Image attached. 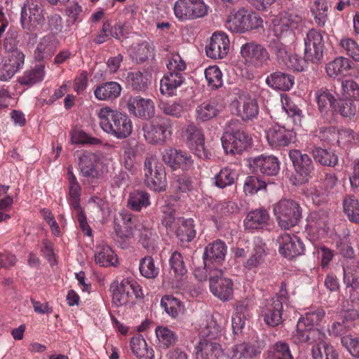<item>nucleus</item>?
<instances>
[{
  "label": "nucleus",
  "instance_id": "obj_4",
  "mask_svg": "<svg viewBox=\"0 0 359 359\" xmlns=\"http://www.w3.org/2000/svg\"><path fill=\"white\" fill-rule=\"evenodd\" d=\"M112 303L117 307L134 304L135 299H141L143 293L140 286L134 280L123 279L120 283H113Z\"/></svg>",
  "mask_w": 359,
  "mask_h": 359
},
{
  "label": "nucleus",
  "instance_id": "obj_43",
  "mask_svg": "<svg viewBox=\"0 0 359 359\" xmlns=\"http://www.w3.org/2000/svg\"><path fill=\"white\" fill-rule=\"evenodd\" d=\"M267 356L269 359H293L289 344L285 341H278L271 344Z\"/></svg>",
  "mask_w": 359,
  "mask_h": 359
},
{
  "label": "nucleus",
  "instance_id": "obj_37",
  "mask_svg": "<svg viewBox=\"0 0 359 359\" xmlns=\"http://www.w3.org/2000/svg\"><path fill=\"white\" fill-rule=\"evenodd\" d=\"M132 55L136 62L142 63L154 57V46L149 41H142L132 48Z\"/></svg>",
  "mask_w": 359,
  "mask_h": 359
},
{
  "label": "nucleus",
  "instance_id": "obj_57",
  "mask_svg": "<svg viewBox=\"0 0 359 359\" xmlns=\"http://www.w3.org/2000/svg\"><path fill=\"white\" fill-rule=\"evenodd\" d=\"M266 184L256 176H249L244 183V191L246 194H254L261 189H266Z\"/></svg>",
  "mask_w": 359,
  "mask_h": 359
},
{
  "label": "nucleus",
  "instance_id": "obj_42",
  "mask_svg": "<svg viewBox=\"0 0 359 359\" xmlns=\"http://www.w3.org/2000/svg\"><path fill=\"white\" fill-rule=\"evenodd\" d=\"M351 61L344 57H339L330 62L326 67V72L331 77L345 74L351 67Z\"/></svg>",
  "mask_w": 359,
  "mask_h": 359
},
{
  "label": "nucleus",
  "instance_id": "obj_21",
  "mask_svg": "<svg viewBox=\"0 0 359 359\" xmlns=\"http://www.w3.org/2000/svg\"><path fill=\"white\" fill-rule=\"evenodd\" d=\"M25 55L21 50L9 53L8 59L0 67V80L7 81L12 78L23 66Z\"/></svg>",
  "mask_w": 359,
  "mask_h": 359
},
{
  "label": "nucleus",
  "instance_id": "obj_9",
  "mask_svg": "<svg viewBox=\"0 0 359 359\" xmlns=\"http://www.w3.org/2000/svg\"><path fill=\"white\" fill-rule=\"evenodd\" d=\"M229 28L235 32H245L262 25V20L256 13L240 8L229 20Z\"/></svg>",
  "mask_w": 359,
  "mask_h": 359
},
{
  "label": "nucleus",
  "instance_id": "obj_7",
  "mask_svg": "<svg viewBox=\"0 0 359 359\" xmlns=\"http://www.w3.org/2000/svg\"><path fill=\"white\" fill-rule=\"evenodd\" d=\"M144 176V183L147 187L156 191L165 190V172L163 165H158L156 157L150 156L146 158Z\"/></svg>",
  "mask_w": 359,
  "mask_h": 359
},
{
  "label": "nucleus",
  "instance_id": "obj_45",
  "mask_svg": "<svg viewBox=\"0 0 359 359\" xmlns=\"http://www.w3.org/2000/svg\"><path fill=\"white\" fill-rule=\"evenodd\" d=\"M95 261L101 266L107 267L117 262V257L108 246H99L95 252Z\"/></svg>",
  "mask_w": 359,
  "mask_h": 359
},
{
  "label": "nucleus",
  "instance_id": "obj_3",
  "mask_svg": "<svg viewBox=\"0 0 359 359\" xmlns=\"http://www.w3.org/2000/svg\"><path fill=\"white\" fill-rule=\"evenodd\" d=\"M273 213L279 226L286 230L298 224L302 217V208L293 200L283 199L274 204Z\"/></svg>",
  "mask_w": 359,
  "mask_h": 359
},
{
  "label": "nucleus",
  "instance_id": "obj_46",
  "mask_svg": "<svg viewBox=\"0 0 359 359\" xmlns=\"http://www.w3.org/2000/svg\"><path fill=\"white\" fill-rule=\"evenodd\" d=\"M338 100L349 99L351 97L359 99V86L358 84L353 80H344L341 83L340 90L334 91Z\"/></svg>",
  "mask_w": 359,
  "mask_h": 359
},
{
  "label": "nucleus",
  "instance_id": "obj_41",
  "mask_svg": "<svg viewBox=\"0 0 359 359\" xmlns=\"http://www.w3.org/2000/svg\"><path fill=\"white\" fill-rule=\"evenodd\" d=\"M312 156L316 162L323 166L334 167L338 163V156L334 152L321 147H315Z\"/></svg>",
  "mask_w": 359,
  "mask_h": 359
},
{
  "label": "nucleus",
  "instance_id": "obj_51",
  "mask_svg": "<svg viewBox=\"0 0 359 359\" xmlns=\"http://www.w3.org/2000/svg\"><path fill=\"white\" fill-rule=\"evenodd\" d=\"M158 239L155 229L149 225H143L140 230V242L143 247L148 250H154L156 248V243Z\"/></svg>",
  "mask_w": 359,
  "mask_h": 359
},
{
  "label": "nucleus",
  "instance_id": "obj_49",
  "mask_svg": "<svg viewBox=\"0 0 359 359\" xmlns=\"http://www.w3.org/2000/svg\"><path fill=\"white\" fill-rule=\"evenodd\" d=\"M344 211L348 219L359 224V202L353 196H346L343 202Z\"/></svg>",
  "mask_w": 359,
  "mask_h": 359
},
{
  "label": "nucleus",
  "instance_id": "obj_48",
  "mask_svg": "<svg viewBox=\"0 0 359 359\" xmlns=\"http://www.w3.org/2000/svg\"><path fill=\"white\" fill-rule=\"evenodd\" d=\"M150 204L149 195L143 191L132 192L128 200V207L135 211H140Z\"/></svg>",
  "mask_w": 359,
  "mask_h": 359
},
{
  "label": "nucleus",
  "instance_id": "obj_60",
  "mask_svg": "<svg viewBox=\"0 0 359 359\" xmlns=\"http://www.w3.org/2000/svg\"><path fill=\"white\" fill-rule=\"evenodd\" d=\"M284 18L280 14L273 20V31L277 37H283L285 34H292L291 25L285 22Z\"/></svg>",
  "mask_w": 359,
  "mask_h": 359
},
{
  "label": "nucleus",
  "instance_id": "obj_64",
  "mask_svg": "<svg viewBox=\"0 0 359 359\" xmlns=\"http://www.w3.org/2000/svg\"><path fill=\"white\" fill-rule=\"evenodd\" d=\"M341 342L352 356L359 359V337L353 338L346 335L341 338Z\"/></svg>",
  "mask_w": 359,
  "mask_h": 359
},
{
  "label": "nucleus",
  "instance_id": "obj_16",
  "mask_svg": "<svg viewBox=\"0 0 359 359\" xmlns=\"http://www.w3.org/2000/svg\"><path fill=\"white\" fill-rule=\"evenodd\" d=\"M229 39L223 32H215L205 47L206 55L212 59H222L226 56L229 50Z\"/></svg>",
  "mask_w": 359,
  "mask_h": 359
},
{
  "label": "nucleus",
  "instance_id": "obj_61",
  "mask_svg": "<svg viewBox=\"0 0 359 359\" xmlns=\"http://www.w3.org/2000/svg\"><path fill=\"white\" fill-rule=\"evenodd\" d=\"M202 333L203 335V339L218 340L221 336L222 329L214 319H210L208 321L207 325L202 331Z\"/></svg>",
  "mask_w": 359,
  "mask_h": 359
},
{
  "label": "nucleus",
  "instance_id": "obj_2",
  "mask_svg": "<svg viewBox=\"0 0 359 359\" xmlns=\"http://www.w3.org/2000/svg\"><path fill=\"white\" fill-rule=\"evenodd\" d=\"M239 125L238 120H231L221 138L223 149L227 154H241L250 144L251 138L246 132L238 127Z\"/></svg>",
  "mask_w": 359,
  "mask_h": 359
},
{
  "label": "nucleus",
  "instance_id": "obj_33",
  "mask_svg": "<svg viewBox=\"0 0 359 359\" xmlns=\"http://www.w3.org/2000/svg\"><path fill=\"white\" fill-rule=\"evenodd\" d=\"M175 234L182 243L191 241L196 235L193 219L178 218Z\"/></svg>",
  "mask_w": 359,
  "mask_h": 359
},
{
  "label": "nucleus",
  "instance_id": "obj_18",
  "mask_svg": "<svg viewBox=\"0 0 359 359\" xmlns=\"http://www.w3.org/2000/svg\"><path fill=\"white\" fill-rule=\"evenodd\" d=\"M269 144L274 148L287 147L294 141V133L279 125H274L266 130Z\"/></svg>",
  "mask_w": 359,
  "mask_h": 359
},
{
  "label": "nucleus",
  "instance_id": "obj_62",
  "mask_svg": "<svg viewBox=\"0 0 359 359\" xmlns=\"http://www.w3.org/2000/svg\"><path fill=\"white\" fill-rule=\"evenodd\" d=\"M158 107L163 114L177 118L183 111V107L177 102L161 101Z\"/></svg>",
  "mask_w": 359,
  "mask_h": 359
},
{
  "label": "nucleus",
  "instance_id": "obj_39",
  "mask_svg": "<svg viewBox=\"0 0 359 359\" xmlns=\"http://www.w3.org/2000/svg\"><path fill=\"white\" fill-rule=\"evenodd\" d=\"M160 346L168 348L175 346L178 341V335L175 332L166 326H158L155 330Z\"/></svg>",
  "mask_w": 359,
  "mask_h": 359
},
{
  "label": "nucleus",
  "instance_id": "obj_26",
  "mask_svg": "<svg viewBox=\"0 0 359 359\" xmlns=\"http://www.w3.org/2000/svg\"><path fill=\"white\" fill-rule=\"evenodd\" d=\"M121 90L118 82L108 81L96 86L94 95L98 100L112 102L120 96Z\"/></svg>",
  "mask_w": 359,
  "mask_h": 359
},
{
  "label": "nucleus",
  "instance_id": "obj_19",
  "mask_svg": "<svg viewBox=\"0 0 359 359\" xmlns=\"http://www.w3.org/2000/svg\"><path fill=\"white\" fill-rule=\"evenodd\" d=\"M226 245L221 240H217L209 244L205 249L204 264L210 271L214 269V264L219 265L224 260Z\"/></svg>",
  "mask_w": 359,
  "mask_h": 359
},
{
  "label": "nucleus",
  "instance_id": "obj_40",
  "mask_svg": "<svg viewBox=\"0 0 359 359\" xmlns=\"http://www.w3.org/2000/svg\"><path fill=\"white\" fill-rule=\"evenodd\" d=\"M130 346L133 354L140 359H154V351L147 348L146 341L142 336L133 337L130 341Z\"/></svg>",
  "mask_w": 359,
  "mask_h": 359
},
{
  "label": "nucleus",
  "instance_id": "obj_29",
  "mask_svg": "<svg viewBox=\"0 0 359 359\" xmlns=\"http://www.w3.org/2000/svg\"><path fill=\"white\" fill-rule=\"evenodd\" d=\"M269 215L265 209L259 208L250 211L244 220L245 229L254 230L261 229L267 226Z\"/></svg>",
  "mask_w": 359,
  "mask_h": 359
},
{
  "label": "nucleus",
  "instance_id": "obj_36",
  "mask_svg": "<svg viewBox=\"0 0 359 359\" xmlns=\"http://www.w3.org/2000/svg\"><path fill=\"white\" fill-rule=\"evenodd\" d=\"M45 74V65L43 64L37 65L26 70L23 75L19 78V83L21 85L31 86L42 81Z\"/></svg>",
  "mask_w": 359,
  "mask_h": 359
},
{
  "label": "nucleus",
  "instance_id": "obj_12",
  "mask_svg": "<svg viewBox=\"0 0 359 359\" xmlns=\"http://www.w3.org/2000/svg\"><path fill=\"white\" fill-rule=\"evenodd\" d=\"M99 156L92 152L85 151L79 157V168L83 177L88 182H93L102 177L107 170L97 168Z\"/></svg>",
  "mask_w": 359,
  "mask_h": 359
},
{
  "label": "nucleus",
  "instance_id": "obj_54",
  "mask_svg": "<svg viewBox=\"0 0 359 359\" xmlns=\"http://www.w3.org/2000/svg\"><path fill=\"white\" fill-rule=\"evenodd\" d=\"M205 76L208 86L212 88L217 89L222 85V74L220 69L216 66H211L205 70Z\"/></svg>",
  "mask_w": 359,
  "mask_h": 359
},
{
  "label": "nucleus",
  "instance_id": "obj_58",
  "mask_svg": "<svg viewBox=\"0 0 359 359\" xmlns=\"http://www.w3.org/2000/svg\"><path fill=\"white\" fill-rule=\"evenodd\" d=\"M162 224L167 230L173 231L175 223H177V219L175 216V210L170 205H165L162 208Z\"/></svg>",
  "mask_w": 359,
  "mask_h": 359
},
{
  "label": "nucleus",
  "instance_id": "obj_56",
  "mask_svg": "<svg viewBox=\"0 0 359 359\" xmlns=\"http://www.w3.org/2000/svg\"><path fill=\"white\" fill-rule=\"evenodd\" d=\"M265 255L264 245L262 244H256L253 248L251 257L245 263V266L248 269L257 266L263 262Z\"/></svg>",
  "mask_w": 359,
  "mask_h": 359
},
{
  "label": "nucleus",
  "instance_id": "obj_50",
  "mask_svg": "<svg viewBox=\"0 0 359 359\" xmlns=\"http://www.w3.org/2000/svg\"><path fill=\"white\" fill-rule=\"evenodd\" d=\"M313 359H338V353L334 347L327 343H321L312 348Z\"/></svg>",
  "mask_w": 359,
  "mask_h": 359
},
{
  "label": "nucleus",
  "instance_id": "obj_15",
  "mask_svg": "<svg viewBox=\"0 0 359 359\" xmlns=\"http://www.w3.org/2000/svg\"><path fill=\"white\" fill-rule=\"evenodd\" d=\"M250 169L268 176H275L280 170V162L274 156L260 155L249 159Z\"/></svg>",
  "mask_w": 359,
  "mask_h": 359
},
{
  "label": "nucleus",
  "instance_id": "obj_8",
  "mask_svg": "<svg viewBox=\"0 0 359 359\" xmlns=\"http://www.w3.org/2000/svg\"><path fill=\"white\" fill-rule=\"evenodd\" d=\"M146 141L151 144H162L170 137V124L163 118H158L142 126Z\"/></svg>",
  "mask_w": 359,
  "mask_h": 359
},
{
  "label": "nucleus",
  "instance_id": "obj_11",
  "mask_svg": "<svg viewBox=\"0 0 359 359\" xmlns=\"http://www.w3.org/2000/svg\"><path fill=\"white\" fill-rule=\"evenodd\" d=\"M174 11L180 20H194L207 15L208 6L203 0H177Z\"/></svg>",
  "mask_w": 359,
  "mask_h": 359
},
{
  "label": "nucleus",
  "instance_id": "obj_5",
  "mask_svg": "<svg viewBox=\"0 0 359 359\" xmlns=\"http://www.w3.org/2000/svg\"><path fill=\"white\" fill-rule=\"evenodd\" d=\"M240 53L245 64L256 69L267 66L271 60L268 50L263 45L254 41L243 44Z\"/></svg>",
  "mask_w": 359,
  "mask_h": 359
},
{
  "label": "nucleus",
  "instance_id": "obj_28",
  "mask_svg": "<svg viewBox=\"0 0 359 359\" xmlns=\"http://www.w3.org/2000/svg\"><path fill=\"white\" fill-rule=\"evenodd\" d=\"M315 100L319 111L323 116H326L337 110L335 106L336 98L326 88L317 90L315 93Z\"/></svg>",
  "mask_w": 359,
  "mask_h": 359
},
{
  "label": "nucleus",
  "instance_id": "obj_35",
  "mask_svg": "<svg viewBox=\"0 0 359 359\" xmlns=\"http://www.w3.org/2000/svg\"><path fill=\"white\" fill-rule=\"evenodd\" d=\"M56 50L55 40L50 36L43 37L34 50V59L39 62L50 59Z\"/></svg>",
  "mask_w": 359,
  "mask_h": 359
},
{
  "label": "nucleus",
  "instance_id": "obj_31",
  "mask_svg": "<svg viewBox=\"0 0 359 359\" xmlns=\"http://www.w3.org/2000/svg\"><path fill=\"white\" fill-rule=\"evenodd\" d=\"M184 81V77L182 73L168 72L161 80V93L163 95L172 96L175 95L177 88H179Z\"/></svg>",
  "mask_w": 359,
  "mask_h": 359
},
{
  "label": "nucleus",
  "instance_id": "obj_17",
  "mask_svg": "<svg viewBox=\"0 0 359 359\" xmlns=\"http://www.w3.org/2000/svg\"><path fill=\"white\" fill-rule=\"evenodd\" d=\"M278 243L280 253L288 259L304 253V244L297 236H291L289 233H284L278 237Z\"/></svg>",
  "mask_w": 359,
  "mask_h": 359
},
{
  "label": "nucleus",
  "instance_id": "obj_6",
  "mask_svg": "<svg viewBox=\"0 0 359 359\" xmlns=\"http://www.w3.org/2000/svg\"><path fill=\"white\" fill-rule=\"evenodd\" d=\"M41 0H27L21 11V24L24 29L35 31L44 22Z\"/></svg>",
  "mask_w": 359,
  "mask_h": 359
},
{
  "label": "nucleus",
  "instance_id": "obj_14",
  "mask_svg": "<svg viewBox=\"0 0 359 359\" xmlns=\"http://www.w3.org/2000/svg\"><path fill=\"white\" fill-rule=\"evenodd\" d=\"M128 112L142 119H149L155 114V106L152 100L140 95L130 96L126 103Z\"/></svg>",
  "mask_w": 359,
  "mask_h": 359
},
{
  "label": "nucleus",
  "instance_id": "obj_34",
  "mask_svg": "<svg viewBox=\"0 0 359 359\" xmlns=\"http://www.w3.org/2000/svg\"><path fill=\"white\" fill-rule=\"evenodd\" d=\"M323 333L318 329L312 327H306V329H297L293 335V339L295 343L312 344L323 340Z\"/></svg>",
  "mask_w": 359,
  "mask_h": 359
},
{
  "label": "nucleus",
  "instance_id": "obj_22",
  "mask_svg": "<svg viewBox=\"0 0 359 359\" xmlns=\"http://www.w3.org/2000/svg\"><path fill=\"white\" fill-rule=\"evenodd\" d=\"M195 348L197 359H219L223 355L219 340L201 339Z\"/></svg>",
  "mask_w": 359,
  "mask_h": 359
},
{
  "label": "nucleus",
  "instance_id": "obj_25",
  "mask_svg": "<svg viewBox=\"0 0 359 359\" xmlns=\"http://www.w3.org/2000/svg\"><path fill=\"white\" fill-rule=\"evenodd\" d=\"M327 0H311L310 12L314 24L323 28L329 22V8Z\"/></svg>",
  "mask_w": 359,
  "mask_h": 359
},
{
  "label": "nucleus",
  "instance_id": "obj_44",
  "mask_svg": "<svg viewBox=\"0 0 359 359\" xmlns=\"http://www.w3.org/2000/svg\"><path fill=\"white\" fill-rule=\"evenodd\" d=\"M325 311L321 308H318L313 311L308 312L304 317L299 318L297 324V328L306 329V327H314L315 325H318L320 323L325 317Z\"/></svg>",
  "mask_w": 359,
  "mask_h": 359
},
{
  "label": "nucleus",
  "instance_id": "obj_32",
  "mask_svg": "<svg viewBox=\"0 0 359 359\" xmlns=\"http://www.w3.org/2000/svg\"><path fill=\"white\" fill-rule=\"evenodd\" d=\"M222 107L215 100L204 102L196 109V119L207 121L216 117L222 111Z\"/></svg>",
  "mask_w": 359,
  "mask_h": 359
},
{
  "label": "nucleus",
  "instance_id": "obj_27",
  "mask_svg": "<svg viewBox=\"0 0 359 359\" xmlns=\"http://www.w3.org/2000/svg\"><path fill=\"white\" fill-rule=\"evenodd\" d=\"M338 179L334 173H326L320 179V190H316L312 199L317 205L326 201V196L337 185Z\"/></svg>",
  "mask_w": 359,
  "mask_h": 359
},
{
  "label": "nucleus",
  "instance_id": "obj_52",
  "mask_svg": "<svg viewBox=\"0 0 359 359\" xmlns=\"http://www.w3.org/2000/svg\"><path fill=\"white\" fill-rule=\"evenodd\" d=\"M240 115L245 121H252L256 118L259 113L258 104L255 100L246 99L242 105V110H240Z\"/></svg>",
  "mask_w": 359,
  "mask_h": 359
},
{
  "label": "nucleus",
  "instance_id": "obj_59",
  "mask_svg": "<svg viewBox=\"0 0 359 359\" xmlns=\"http://www.w3.org/2000/svg\"><path fill=\"white\" fill-rule=\"evenodd\" d=\"M168 72L182 73L186 69L187 65L178 53L172 54L168 58L166 64Z\"/></svg>",
  "mask_w": 359,
  "mask_h": 359
},
{
  "label": "nucleus",
  "instance_id": "obj_13",
  "mask_svg": "<svg viewBox=\"0 0 359 359\" xmlns=\"http://www.w3.org/2000/svg\"><path fill=\"white\" fill-rule=\"evenodd\" d=\"M222 275V271L217 269L210 271V290L215 297L225 302L233 297V282Z\"/></svg>",
  "mask_w": 359,
  "mask_h": 359
},
{
  "label": "nucleus",
  "instance_id": "obj_30",
  "mask_svg": "<svg viewBox=\"0 0 359 359\" xmlns=\"http://www.w3.org/2000/svg\"><path fill=\"white\" fill-rule=\"evenodd\" d=\"M266 83L273 89L287 91L294 84V76L284 72H276L266 77Z\"/></svg>",
  "mask_w": 359,
  "mask_h": 359
},
{
  "label": "nucleus",
  "instance_id": "obj_10",
  "mask_svg": "<svg viewBox=\"0 0 359 359\" xmlns=\"http://www.w3.org/2000/svg\"><path fill=\"white\" fill-rule=\"evenodd\" d=\"M304 41V59L312 63L319 62L323 57L324 40L320 31L311 29L306 34Z\"/></svg>",
  "mask_w": 359,
  "mask_h": 359
},
{
  "label": "nucleus",
  "instance_id": "obj_1",
  "mask_svg": "<svg viewBox=\"0 0 359 359\" xmlns=\"http://www.w3.org/2000/svg\"><path fill=\"white\" fill-rule=\"evenodd\" d=\"M98 116L102 130L116 138L124 139L131 134L132 121L127 114L105 107L100 110Z\"/></svg>",
  "mask_w": 359,
  "mask_h": 359
},
{
  "label": "nucleus",
  "instance_id": "obj_53",
  "mask_svg": "<svg viewBox=\"0 0 359 359\" xmlns=\"http://www.w3.org/2000/svg\"><path fill=\"white\" fill-rule=\"evenodd\" d=\"M140 271L147 278H154L158 276L159 269L155 266L154 259L148 256L141 259Z\"/></svg>",
  "mask_w": 359,
  "mask_h": 359
},
{
  "label": "nucleus",
  "instance_id": "obj_63",
  "mask_svg": "<svg viewBox=\"0 0 359 359\" xmlns=\"http://www.w3.org/2000/svg\"><path fill=\"white\" fill-rule=\"evenodd\" d=\"M184 136L187 137L189 146L205 140L202 129L193 124H190L187 127L184 131Z\"/></svg>",
  "mask_w": 359,
  "mask_h": 359
},
{
  "label": "nucleus",
  "instance_id": "obj_23",
  "mask_svg": "<svg viewBox=\"0 0 359 359\" xmlns=\"http://www.w3.org/2000/svg\"><path fill=\"white\" fill-rule=\"evenodd\" d=\"M289 156L296 172L305 181H307L314 170V165L311 158L307 154H302L299 150H291Z\"/></svg>",
  "mask_w": 359,
  "mask_h": 359
},
{
  "label": "nucleus",
  "instance_id": "obj_55",
  "mask_svg": "<svg viewBox=\"0 0 359 359\" xmlns=\"http://www.w3.org/2000/svg\"><path fill=\"white\" fill-rule=\"evenodd\" d=\"M235 173L229 168H225L215 175V185L219 188H224L234 182Z\"/></svg>",
  "mask_w": 359,
  "mask_h": 359
},
{
  "label": "nucleus",
  "instance_id": "obj_24",
  "mask_svg": "<svg viewBox=\"0 0 359 359\" xmlns=\"http://www.w3.org/2000/svg\"><path fill=\"white\" fill-rule=\"evenodd\" d=\"M264 347L262 341L237 344L231 348V357L232 359L252 358L259 355Z\"/></svg>",
  "mask_w": 359,
  "mask_h": 359
},
{
  "label": "nucleus",
  "instance_id": "obj_38",
  "mask_svg": "<svg viewBox=\"0 0 359 359\" xmlns=\"http://www.w3.org/2000/svg\"><path fill=\"white\" fill-rule=\"evenodd\" d=\"M126 82L132 90L142 92L145 91L150 84L148 75L139 71L128 72Z\"/></svg>",
  "mask_w": 359,
  "mask_h": 359
},
{
  "label": "nucleus",
  "instance_id": "obj_47",
  "mask_svg": "<svg viewBox=\"0 0 359 359\" xmlns=\"http://www.w3.org/2000/svg\"><path fill=\"white\" fill-rule=\"evenodd\" d=\"M161 304L166 313L172 318H177L184 311L182 302L170 295L164 296L161 299Z\"/></svg>",
  "mask_w": 359,
  "mask_h": 359
},
{
  "label": "nucleus",
  "instance_id": "obj_20",
  "mask_svg": "<svg viewBox=\"0 0 359 359\" xmlns=\"http://www.w3.org/2000/svg\"><path fill=\"white\" fill-rule=\"evenodd\" d=\"M262 313L264 322L269 326H277L284 320L282 302L275 298L266 300Z\"/></svg>",
  "mask_w": 359,
  "mask_h": 359
}]
</instances>
